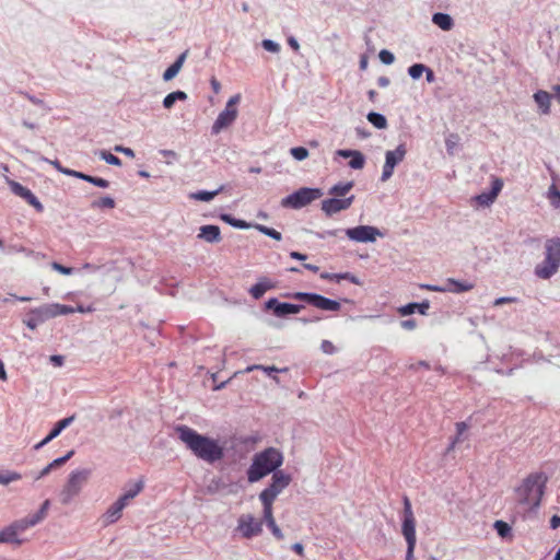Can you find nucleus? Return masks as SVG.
I'll list each match as a JSON object with an SVG mask.
<instances>
[{"instance_id": "nucleus-17", "label": "nucleus", "mask_w": 560, "mask_h": 560, "mask_svg": "<svg viewBox=\"0 0 560 560\" xmlns=\"http://www.w3.org/2000/svg\"><path fill=\"white\" fill-rule=\"evenodd\" d=\"M354 196L348 198H328L322 201V210L326 215L331 217L335 213L347 210L351 207Z\"/></svg>"}, {"instance_id": "nucleus-15", "label": "nucleus", "mask_w": 560, "mask_h": 560, "mask_svg": "<svg viewBox=\"0 0 560 560\" xmlns=\"http://www.w3.org/2000/svg\"><path fill=\"white\" fill-rule=\"evenodd\" d=\"M237 529L244 538L250 539L262 532L261 522L256 521L250 514H243L238 518Z\"/></svg>"}, {"instance_id": "nucleus-3", "label": "nucleus", "mask_w": 560, "mask_h": 560, "mask_svg": "<svg viewBox=\"0 0 560 560\" xmlns=\"http://www.w3.org/2000/svg\"><path fill=\"white\" fill-rule=\"evenodd\" d=\"M547 478L544 474H530L515 489L516 501L530 509L538 508L544 494Z\"/></svg>"}, {"instance_id": "nucleus-64", "label": "nucleus", "mask_w": 560, "mask_h": 560, "mask_svg": "<svg viewBox=\"0 0 560 560\" xmlns=\"http://www.w3.org/2000/svg\"><path fill=\"white\" fill-rule=\"evenodd\" d=\"M63 357L62 355H59V354H54L50 357V362L55 365V366H61L63 364Z\"/></svg>"}, {"instance_id": "nucleus-61", "label": "nucleus", "mask_w": 560, "mask_h": 560, "mask_svg": "<svg viewBox=\"0 0 560 560\" xmlns=\"http://www.w3.org/2000/svg\"><path fill=\"white\" fill-rule=\"evenodd\" d=\"M341 273H329V272H322L320 278L324 280H330V281H340Z\"/></svg>"}, {"instance_id": "nucleus-16", "label": "nucleus", "mask_w": 560, "mask_h": 560, "mask_svg": "<svg viewBox=\"0 0 560 560\" xmlns=\"http://www.w3.org/2000/svg\"><path fill=\"white\" fill-rule=\"evenodd\" d=\"M8 184H9L11 191L14 195L24 199L28 205L34 207V209L37 212L40 213L44 211V206L28 188H26L25 186H23L22 184L15 182V180H9Z\"/></svg>"}, {"instance_id": "nucleus-63", "label": "nucleus", "mask_w": 560, "mask_h": 560, "mask_svg": "<svg viewBox=\"0 0 560 560\" xmlns=\"http://www.w3.org/2000/svg\"><path fill=\"white\" fill-rule=\"evenodd\" d=\"M26 249L23 246L11 244L7 246L5 253L7 254H13V253H24Z\"/></svg>"}, {"instance_id": "nucleus-38", "label": "nucleus", "mask_w": 560, "mask_h": 560, "mask_svg": "<svg viewBox=\"0 0 560 560\" xmlns=\"http://www.w3.org/2000/svg\"><path fill=\"white\" fill-rule=\"evenodd\" d=\"M115 206V200L110 196H104L97 200H94L91 205L93 209H113Z\"/></svg>"}, {"instance_id": "nucleus-9", "label": "nucleus", "mask_w": 560, "mask_h": 560, "mask_svg": "<svg viewBox=\"0 0 560 560\" xmlns=\"http://www.w3.org/2000/svg\"><path fill=\"white\" fill-rule=\"evenodd\" d=\"M292 478L282 470L275 471L271 477V483L264 489L259 499L262 504H272L276 498L290 485Z\"/></svg>"}, {"instance_id": "nucleus-31", "label": "nucleus", "mask_w": 560, "mask_h": 560, "mask_svg": "<svg viewBox=\"0 0 560 560\" xmlns=\"http://www.w3.org/2000/svg\"><path fill=\"white\" fill-rule=\"evenodd\" d=\"M354 186L352 180L340 182L329 188L328 194L337 197L346 196Z\"/></svg>"}, {"instance_id": "nucleus-53", "label": "nucleus", "mask_w": 560, "mask_h": 560, "mask_svg": "<svg viewBox=\"0 0 560 560\" xmlns=\"http://www.w3.org/2000/svg\"><path fill=\"white\" fill-rule=\"evenodd\" d=\"M48 508H49V501L46 500L42 504L40 509L37 512H35L34 514H32L34 516V518L37 521V523L42 522L46 517Z\"/></svg>"}, {"instance_id": "nucleus-46", "label": "nucleus", "mask_w": 560, "mask_h": 560, "mask_svg": "<svg viewBox=\"0 0 560 560\" xmlns=\"http://www.w3.org/2000/svg\"><path fill=\"white\" fill-rule=\"evenodd\" d=\"M74 455V451H69L65 456L58 457L48 464L50 470H54L63 464H66L72 456Z\"/></svg>"}, {"instance_id": "nucleus-12", "label": "nucleus", "mask_w": 560, "mask_h": 560, "mask_svg": "<svg viewBox=\"0 0 560 560\" xmlns=\"http://www.w3.org/2000/svg\"><path fill=\"white\" fill-rule=\"evenodd\" d=\"M343 232L351 241L359 243H373L377 236H383V233L372 225H358L346 229Z\"/></svg>"}, {"instance_id": "nucleus-20", "label": "nucleus", "mask_w": 560, "mask_h": 560, "mask_svg": "<svg viewBox=\"0 0 560 560\" xmlns=\"http://www.w3.org/2000/svg\"><path fill=\"white\" fill-rule=\"evenodd\" d=\"M337 154L339 156H342L345 159L350 158L349 166L353 170H361L364 166L365 158L363 153L357 150H350V149H340L337 151Z\"/></svg>"}, {"instance_id": "nucleus-11", "label": "nucleus", "mask_w": 560, "mask_h": 560, "mask_svg": "<svg viewBox=\"0 0 560 560\" xmlns=\"http://www.w3.org/2000/svg\"><path fill=\"white\" fill-rule=\"evenodd\" d=\"M407 153L405 143L397 145L395 150H388L385 153V163L383 165V172L381 175L382 182H387L394 173L395 167L404 161Z\"/></svg>"}, {"instance_id": "nucleus-25", "label": "nucleus", "mask_w": 560, "mask_h": 560, "mask_svg": "<svg viewBox=\"0 0 560 560\" xmlns=\"http://www.w3.org/2000/svg\"><path fill=\"white\" fill-rule=\"evenodd\" d=\"M19 533L13 528L12 524L0 530V544H12L20 546L23 539L19 538Z\"/></svg>"}, {"instance_id": "nucleus-47", "label": "nucleus", "mask_w": 560, "mask_h": 560, "mask_svg": "<svg viewBox=\"0 0 560 560\" xmlns=\"http://www.w3.org/2000/svg\"><path fill=\"white\" fill-rule=\"evenodd\" d=\"M290 153L298 161H303L308 156V150L304 147H294L290 150Z\"/></svg>"}, {"instance_id": "nucleus-36", "label": "nucleus", "mask_w": 560, "mask_h": 560, "mask_svg": "<svg viewBox=\"0 0 560 560\" xmlns=\"http://www.w3.org/2000/svg\"><path fill=\"white\" fill-rule=\"evenodd\" d=\"M223 190V186H220L218 189L208 191V190H199L197 192L191 194V198L199 201H211L219 192Z\"/></svg>"}, {"instance_id": "nucleus-30", "label": "nucleus", "mask_w": 560, "mask_h": 560, "mask_svg": "<svg viewBox=\"0 0 560 560\" xmlns=\"http://www.w3.org/2000/svg\"><path fill=\"white\" fill-rule=\"evenodd\" d=\"M75 415H72L56 422L51 431L48 433L47 440L52 441L56 439L66 428L73 423Z\"/></svg>"}, {"instance_id": "nucleus-52", "label": "nucleus", "mask_w": 560, "mask_h": 560, "mask_svg": "<svg viewBox=\"0 0 560 560\" xmlns=\"http://www.w3.org/2000/svg\"><path fill=\"white\" fill-rule=\"evenodd\" d=\"M48 508H49V501L46 500L42 504L40 509L37 512H35L34 514H32L34 516V518L37 521V523L42 522L46 517Z\"/></svg>"}, {"instance_id": "nucleus-13", "label": "nucleus", "mask_w": 560, "mask_h": 560, "mask_svg": "<svg viewBox=\"0 0 560 560\" xmlns=\"http://www.w3.org/2000/svg\"><path fill=\"white\" fill-rule=\"evenodd\" d=\"M304 308L302 304H293L288 302H280L277 298H270L265 302V310L271 311L278 318H283L289 315L299 314Z\"/></svg>"}, {"instance_id": "nucleus-50", "label": "nucleus", "mask_w": 560, "mask_h": 560, "mask_svg": "<svg viewBox=\"0 0 560 560\" xmlns=\"http://www.w3.org/2000/svg\"><path fill=\"white\" fill-rule=\"evenodd\" d=\"M378 57L384 65H392L395 61L394 54L387 49H382Z\"/></svg>"}, {"instance_id": "nucleus-26", "label": "nucleus", "mask_w": 560, "mask_h": 560, "mask_svg": "<svg viewBox=\"0 0 560 560\" xmlns=\"http://www.w3.org/2000/svg\"><path fill=\"white\" fill-rule=\"evenodd\" d=\"M122 511L124 508L121 506V504L115 501L103 515L104 524L110 525L116 523L121 517Z\"/></svg>"}, {"instance_id": "nucleus-45", "label": "nucleus", "mask_w": 560, "mask_h": 560, "mask_svg": "<svg viewBox=\"0 0 560 560\" xmlns=\"http://www.w3.org/2000/svg\"><path fill=\"white\" fill-rule=\"evenodd\" d=\"M144 485L142 480L135 482L129 489H126L124 494H126L129 499L136 498L143 489Z\"/></svg>"}, {"instance_id": "nucleus-24", "label": "nucleus", "mask_w": 560, "mask_h": 560, "mask_svg": "<svg viewBox=\"0 0 560 560\" xmlns=\"http://www.w3.org/2000/svg\"><path fill=\"white\" fill-rule=\"evenodd\" d=\"M188 55V50L182 52L177 59L164 71L163 73V80L164 81H171L174 79L178 72L180 71L186 58Z\"/></svg>"}, {"instance_id": "nucleus-32", "label": "nucleus", "mask_w": 560, "mask_h": 560, "mask_svg": "<svg viewBox=\"0 0 560 560\" xmlns=\"http://www.w3.org/2000/svg\"><path fill=\"white\" fill-rule=\"evenodd\" d=\"M188 97L187 93L180 90L168 93L163 100V106L170 109L174 106L177 101H186Z\"/></svg>"}, {"instance_id": "nucleus-33", "label": "nucleus", "mask_w": 560, "mask_h": 560, "mask_svg": "<svg viewBox=\"0 0 560 560\" xmlns=\"http://www.w3.org/2000/svg\"><path fill=\"white\" fill-rule=\"evenodd\" d=\"M221 220L224 221L225 223L230 224L231 226L235 228V229H241V230H247V229H250L253 228L254 229V223H248L244 220H241V219H236L234 217H232L231 214H228V213H223L221 214Z\"/></svg>"}, {"instance_id": "nucleus-6", "label": "nucleus", "mask_w": 560, "mask_h": 560, "mask_svg": "<svg viewBox=\"0 0 560 560\" xmlns=\"http://www.w3.org/2000/svg\"><path fill=\"white\" fill-rule=\"evenodd\" d=\"M91 469H78L69 475L67 483L60 492V502L65 505L72 502V500L80 493L84 483L88 481Z\"/></svg>"}, {"instance_id": "nucleus-5", "label": "nucleus", "mask_w": 560, "mask_h": 560, "mask_svg": "<svg viewBox=\"0 0 560 560\" xmlns=\"http://www.w3.org/2000/svg\"><path fill=\"white\" fill-rule=\"evenodd\" d=\"M404 512L401 532L407 542L406 560H415L413 551L416 548V520L409 498H402Z\"/></svg>"}, {"instance_id": "nucleus-39", "label": "nucleus", "mask_w": 560, "mask_h": 560, "mask_svg": "<svg viewBox=\"0 0 560 560\" xmlns=\"http://www.w3.org/2000/svg\"><path fill=\"white\" fill-rule=\"evenodd\" d=\"M51 313H54V317H57L59 315H68L73 314L75 312V308L69 305L58 304V303H51L49 304Z\"/></svg>"}, {"instance_id": "nucleus-1", "label": "nucleus", "mask_w": 560, "mask_h": 560, "mask_svg": "<svg viewBox=\"0 0 560 560\" xmlns=\"http://www.w3.org/2000/svg\"><path fill=\"white\" fill-rule=\"evenodd\" d=\"M175 430L178 439L197 458L213 464L224 457V447L217 440L200 434L185 424L177 425Z\"/></svg>"}, {"instance_id": "nucleus-60", "label": "nucleus", "mask_w": 560, "mask_h": 560, "mask_svg": "<svg viewBox=\"0 0 560 560\" xmlns=\"http://www.w3.org/2000/svg\"><path fill=\"white\" fill-rule=\"evenodd\" d=\"M114 150H115L116 152L122 153V154H125V155H127V156H129V158H135V152H133V150H132V149H130V148L122 147V145H116V147L114 148Z\"/></svg>"}, {"instance_id": "nucleus-4", "label": "nucleus", "mask_w": 560, "mask_h": 560, "mask_svg": "<svg viewBox=\"0 0 560 560\" xmlns=\"http://www.w3.org/2000/svg\"><path fill=\"white\" fill-rule=\"evenodd\" d=\"M545 258L536 265L534 273L539 279H550L560 268V237L548 238L545 243Z\"/></svg>"}, {"instance_id": "nucleus-28", "label": "nucleus", "mask_w": 560, "mask_h": 560, "mask_svg": "<svg viewBox=\"0 0 560 560\" xmlns=\"http://www.w3.org/2000/svg\"><path fill=\"white\" fill-rule=\"evenodd\" d=\"M432 22L443 31H450L454 26L452 16L447 13L436 12L432 15Z\"/></svg>"}, {"instance_id": "nucleus-10", "label": "nucleus", "mask_w": 560, "mask_h": 560, "mask_svg": "<svg viewBox=\"0 0 560 560\" xmlns=\"http://www.w3.org/2000/svg\"><path fill=\"white\" fill-rule=\"evenodd\" d=\"M241 101V95L235 94L232 97L229 98V101L225 104V108L218 115L217 119L214 120L212 127H211V133L218 135L223 129L230 127L237 117V104Z\"/></svg>"}, {"instance_id": "nucleus-29", "label": "nucleus", "mask_w": 560, "mask_h": 560, "mask_svg": "<svg viewBox=\"0 0 560 560\" xmlns=\"http://www.w3.org/2000/svg\"><path fill=\"white\" fill-rule=\"evenodd\" d=\"M534 100L542 114L550 113L551 94L546 91L539 90L534 94Z\"/></svg>"}, {"instance_id": "nucleus-44", "label": "nucleus", "mask_w": 560, "mask_h": 560, "mask_svg": "<svg viewBox=\"0 0 560 560\" xmlns=\"http://www.w3.org/2000/svg\"><path fill=\"white\" fill-rule=\"evenodd\" d=\"M467 428L468 427H467L466 422H457L456 423V436L452 441L451 445L447 447L448 452L451 450H453L455 447V445L460 441V436L467 430Z\"/></svg>"}, {"instance_id": "nucleus-37", "label": "nucleus", "mask_w": 560, "mask_h": 560, "mask_svg": "<svg viewBox=\"0 0 560 560\" xmlns=\"http://www.w3.org/2000/svg\"><path fill=\"white\" fill-rule=\"evenodd\" d=\"M254 229L257 230L258 232H260L261 234L269 236L276 241L282 240L281 233L272 228H269V226H266L262 224H258V223H254Z\"/></svg>"}, {"instance_id": "nucleus-34", "label": "nucleus", "mask_w": 560, "mask_h": 560, "mask_svg": "<svg viewBox=\"0 0 560 560\" xmlns=\"http://www.w3.org/2000/svg\"><path fill=\"white\" fill-rule=\"evenodd\" d=\"M37 521L34 518L33 515H28L24 518L18 520L12 523L13 528L16 529L19 534L25 532L27 528L33 527L37 525Z\"/></svg>"}, {"instance_id": "nucleus-22", "label": "nucleus", "mask_w": 560, "mask_h": 560, "mask_svg": "<svg viewBox=\"0 0 560 560\" xmlns=\"http://www.w3.org/2000/svg\"><path fill=\"white\" fill-rule=\"evenodd\" d=\"M430 308V302L428 300L422 301L421 303H408L401 307H399L398 313L401 316H409L415 312H418L421 315H425L428 310Z\"/></svg>"}, {"instance_id": "nucleus-40", "label": "nucleus", "mask_w": 560, "mask_h": 560, "mask_svg": "<svg viewBox=\"0 0 560 560\" xmlns=\"http://www.w3.org/2000/svg\"><path fill=\"white\" fill-rule=\"evenodd\" d=\"M96 154L102 160H104L106 163H108L110 165H115V166H120L121 165V160L118 156H116L113 153H110L109 151L100 150Z\"/></svg>"}, {"instance_id": "nucleus-8", "label": "nucleus", "mask_w": 560, "mask_h": 560, "mask_svg": "<svg viewBox=\"0 0 560 560\" xmlns=\"http://www.w3.org/2000/svg\"><path fill=\"white\" fill-rule=\"evenodd\" d=\"M284 296L305 302L306 304L312 305L322 311L338 312L341 308V305L338 301L326 298L318 293L295 292L292 294L291 293L284 294Z\"/></svg>"}, {"instance_id": "nucleus-43", "label": "nucleus", "mask_w": 560, "mask_h": 560, "mask_svg": "<svg viewBox=\"0 0 560 560\" xmlns=\"http://www.w3.org/2000/svg\"><path fill=\"white\" fill-rule=\"evenodd\" d=\"M21 479V475L15 471H0V485H8L12 481H16Z\"/></svg>"}, {"instance_id": "nucleus-51", "label": "nucleus", "mask_w": 560, "mask_h": 560, "mask_svg": "<svg viewBox=\"0 0 560 560\" xmlns=\"http://www.w3.org/2000/svg\"><path fill=\"white\" fill-rule=\"evenodd\" d=\"M51 268L55 270V271H58L60 272L61 275H66V276H70L73 273L74 269L71 268V267H67V266H63L57 261H52L50 264Z\"/></svg>"}, {"instance_id": "nucleus-21", "label": "nucleus", "mask_w": 560, "mask_h": 560, "mask_svg": "<svg viewBox=\"0 0 560 560\" xmlns=\"http://www.w3.org/2000/svg\"><path fill=\"white\" fill-rule=\"evenodd\" d=\"M198 237L205 240L208 243H219L221 241L220 228L213 224L202 225L200 228Z\"/></svg>"}, {"instance_id": "nucleus-54", "label": "nucleus", "mask_w": 560, "mask_h": 560, "mask_svg": "<svg viewBox=\"0 0 560 560\" xmlns=\"http://www.w3.org/2000/svg\"><path fill=\"white\" fill-rule=\"evenodd\" d=\"M89 178H90V180H88V183L93 184L94 186H97L100 188H108L109 187V182L107 179H104L102 177L92 176V175H90Z\"/></svg>"}, {"instance_id": "nucleus-57", "label": "nucleus", "mask_w": 560, "mask_h": 560, "mask_svg": "<svg viewBox=\"0 0 560 560\" xmlns=\"http://www.w3.org/2000/svg\"><path fill=\"white\" fill-rule=\"evenodd\" d=\"M320 349L324 353L334 354L336 352V347L329 340H323L320 343Z\"/></svg>"}, {"instance_id": "nucleus-18", "label": "nucleus", "mask_w": 560, "mask_h": 560, "mask_svg": "<svg viewBox=\"0 0 560 560\" xmlns=\"http://www.w3.org/2000/svg\"><path fill=\"white\" fill-rule=\"evenodd\" d=\"M503 180L499 177H494L491 183V189L489 191H483L475 197V200L480 206H490L494 202L498 195L502 190Z\"/></svg>"}, {"instance_id": "nucleus-42", "label": "nucleus", "mask_w": 560, "mask_h": 560, "mask_svg": "<svg viewBox=\"0 0 560 560\" xmlns=\"http://www.w3.org/2000/svg\"><path fill=\"white\" fill-rule=\"evenodd\" d=\"M424 70H427V66L423 63H413L408 68V74L411 79L418 80L423 74Z\"/></svg>"}, {"instance_id": "nucleus-56", "label": "nucleus", "mask_w": 560, "mask_h": 560, "mask_svg": "<svg viewBox=\"0 0 560 560\" xmlns=\"http://www.w3.org/2000/svg\"><path fill=\"white\" fill-rule=\"evenodd\" d=\"M65 175L75 177V178L82 179L84 182L90 180V178H89L90 175L79 172V171L71 170V168H67V171H65Z\"/></svg>"}, {"instance_id": "nucleus-49", "label": "nucleus", "mask_w": 560, "mask_h": 560, "mask_svg": "<svg viewBox=\"0 0 560 560\" xmlns=\"http://www.w3.org/2000/svg\"><path fill=\"white\" fill-rule=\"evenodd\" d=\"M261 46L265 50L269 52H279L280 51V45L272 39H264L261 42Z\"/></svg>"}, {"instance_id": "nucleus-41", "label": "nucleus", "mask_w": 560, "mask_h": 560, "mask_svg": "<svg viewBox=\"0 0 560 560\" xmlns=\"http://www.w3.org/2000/svg\"><path fill=\"white\" fill-rule=\"evenodd\" d=\"M494 529L497 530V534L502 537V538H506L509 536H511V526L504 522V521H495L494 522Z\"/></svg>"}, {"instance_id": "nucleus-19", "label": "nucleus", "mask_w": 560, "mask_h": 560, "mask_svg": "<svg viewBox=\"0 0 560 560\" xmlns=\"http://www.w3.org/2000/svg\"><path fill=\"white\" fill-rule=\"evenodd\" d=\"M277 281L268 278V277H259L258 281L250 287L248 290L249 294L253 299L259 300L264 296V294L277 288Z\"/></svg>"}, {"instance_id": "nucleus-35", "label": "nucleus", "mask_w": 560, "mask_h": 560, "mask_svg": "<svg viewBox=\"0 0 560 560\" xmlns=\"http://www.w3.org/2000/svg\"><path fill=\"white\" fill-rule=\"evenodd\" d=\"M366 119L370 124H372L377 129L387 128V119L386 117L377 112H370L366 116Z\"/></svg>"}, {"instance_id": "nucleus-27", "label": "nucleus", "mask_w": 560, "mask_h": 560, "mask_svg": "<svg viewBox=\"0 0 560 560\" xmlns=\"http://www.w3.org/2000/svg\"><path fill=\"white\" fill-rule=\"evenodd\" d=\"M446 292L463 293L470 291L474 284L467 281H459L453 278H448L445 282Z\"/></svg>"}, {"instance_id": "nucleus-55", "label": "nucleus", "mask_w": 560, "mask_h": 560, "mask_svg": "<svg viewBox=\"0 0 560 560\" xmlns=\"http://www.w3.org/2000/svg\"><path fill=\"white\" fill-rule=\"evenodd\" d=\"M341 232H343V230H341V229L326 230V231H322V232H315L314 235L319 240H325L328 236H337Z\"/></svg>"}, {"instance_id": "nucleus-14", "label": "nucleus", "mask_w": 560, "mask_h": 560, "mask_svg": "<svg viewBox=\"0 0 560 560\" xmlns=\"http://www.w3.org/2000/svg\"><path fill=\"white\" fill-rule=\"evenodd\" d=\"M50 318H54V313H51L49 304H44L39 307L31 310L24 319V324L30 329H35L38 325Z\"/></svg>"}, {"instance_id": "nucleus-58", "label": "nucleus", "mask_w": 560, "mask_h": 560, "mask_svg": "<svg viewBox=\"0 0 560 560\" xmlns=\"http://www.w3.org/2000/svg\"><path fill=\"white\" fill-rule=\"evenodd\" d=\"M340 280H348L353 284L361 285L362 281L351 272H341Z\"/></svg>"}, {"instance_id": "nucleus-7", "label": "nucleus", "mask_w": 560, "mask_h": 560, "mask_svg": "<svg viewBox=\"0 0 560 560\" xmlns=\"http://www.w3.org/2000/svg\"><path fill=\"white\" fill-rule=\"evenodd\" d=\"M324 195L320 188L302 187L281 200L283 208L301 209Z\"/></svg>"}, {"instance_id": "nucleus-48", "label": "nucleus", "mask_w": 560, "mask_h": 560, "mask_svg": "<svg viewBox=\"0 0 560 560\" xmlns=\"http://www.w3.org/2000/svg\"><path fill=\"white\" fill-rule=\"evenodd\" d=\"M254 370H262L264 372L267 373V375L269 376H272L273 373H278L280 372L281 370H279L278 368H276L275 365H271V366H264V365H250L246 369V372H250V371H254Z\"/></svg>"}, {"instance_id": "nucleus-23", "label": "nucleus", "mask_w": 560, "mask_h": 560, "mask_svg": "<svg viewBox=\"0 0 560 560\" xmlns=\"http://www.w3.org/2000/svg\"><path fill=\"white\" fill-rule=\"evenodd\" d=\"M264 508V520L266 522L267 527L271 530L272 535L277 539H282L283 534L279 526L276 524V521L272 515V504H262Z\"/></svg>"}, {"instance_id": "nucleus-59", "label": "nucleus", "mask_w": 560, "mask_h": 560, "mask_svg": "<svg viewBox=\"0 0 560 560\" xmlns=\"http://www.w3.org/2000/svg\"><path fill=\"white\" fill-rule=\"evenodd\" d=\"M40 160H43L47 163H50L58 172H60L63 175H65V171H67V168H68V167H63L58 160L51 161V160L43 158V156H40Z\"/></svg>"}, {"instance_id": "nucleus-62", "label": "nucleus", "mask_w": 560, "mask_h": 560, "mask_svg": "<svg viewBox=\"0 0 560 560\" xmlns=\"http://www.w3.org/2000/svg\"><path fill=\"white\" fill-rule=\"evenodd\" d=\"M400 326L406 330H412L417 327L416 319H405L401 320Z\"/></svg>"}, {"instance_id": "nucleus-2", "label": "nucleus", "mask_w": 560, "mask_h": 560, "mask_svg": "<svg viewBox=\"0 0 560 560\" xmlns=\"http://www.w3.org/2000/svg\"><path fill=\"white\" fill-rule=\"evenodd\" d=\"M282 463L283 455L275 447H268L255 454L252 465L247 469L248 481L257 482L269 474L278 471Z\"/></svg>"}]
</instances>
